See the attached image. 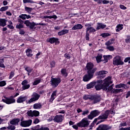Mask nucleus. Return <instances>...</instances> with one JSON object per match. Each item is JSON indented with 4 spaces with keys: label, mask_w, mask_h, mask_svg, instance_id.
I'll use <instances>...</instances> for the list:
<instances>
[{
    "label": "nucleus",
    "mask_w": 130,
    "mask_h": 130,
    "mask_svg": "<svg viewBox=\"0 0 130 130\" xmlns=\"http://www.w3.org/2000/svg\"><path fill=\"white\" fill-rule=\"evenodd\" d=\"M110 77H108L104 80V83H103V84H102V83H103L102 80L100 79L98 80L96 82H95V88L98 91L99 90H101V89L104 90H107V83L110 82Z\"/></svg>",
    "instance_id": "nucleus-1"
},
{
    "label": "nucleus",
    "mask_w": 130,
    "mask_h": 130,
    "mask_svg": "<svg viewBox=\"0 0 130 130\" xmlns=\"http://www.w3.org/2000/svg\"><path fill=\"white\" fill-rule=\"evenodd\" d=\"M85 71L87 73H89L90 74H93L97 71V68H94V64L90 62L87 63L85 67Z\"/></svg>",
    "instance_id": "nucleus-2"
},
{
    "label": "nucleus",
    "mask_w": 130,
    "mask_h": 130,
    "mask_svg": "<svg viewBox=\"0 0 130 130\" xmlns=\"http://www.w3.org/2000/svg\"><path fill=\"white\" fill-rule=\"evenodd\" d=\"M90 122V121L88 120L87 118H84L80 122L77 123V125L79 127H88Z\"/></svg>",
    "instance_id": "nucleus-3"
},
{
    "label": "nucleus",
    "mask_w": 130,
    "mask_h": 130,
    "mask_svg": "<svg viewBox=\"0 0 130 130\" xmlns=\"http://www.w3.org/2000/svg\"><path fill=\"white\" fill-rule=\"evenodd\" d=\"M123 63V61L121 60V57L116 56L113 58V64H114V66H122Z\"/></svg>",
    "instance_id": "nucleus-4"
},
{
    "label": "nucleus",
    "mask_w": 130,
    "mask_h": 130,
    "mask_svg": "<svg viewBox=\"0 0 130 130\" xmlns=\"http://www.w3.org/2000/svg\"><path fill=\"white\" fill-rule=\"evenodd\" d=\"M60 82H61V80H60V78H52L51 80V85H52V87H53L54 88H56V87H57L58 85H59Z\"/></svg>",
    "instance_id": "nucleus-5"
},
{
    "label": "nucleus",
    "mask_w": 130,
    "mask_h": 130,
    "mask_svg": "<svg viewBox=\"0 0 130 130\" xmlns=\"http://www.w3.org/2000/svg\"><path fill=\"white\" fill-rule=\"evenodd\" d=\"M39 98H40V95L38 94L36 92H34L31 95V98L28 100L27 103H28V104H30L32 103V102L37 101V100H38Z\"/></svg>",
    "instance_id": "nucleus-6"
},
{
    "label": "nucleus",
    "mask_w": 130,
    "mask_h": 130,
    "mask_svg": "<svg viewBox=\"0 0 130 130\" xmlns=\"http://www.w3.org/2000/svg\"><path fill=\"white\" fill-rule=\"evenodd\" d=\"M100 114V112L97 110H95L92 111L90 114L87 116V118L88 119H90L91 120L94 118V117H96V116H98Z\"/></svg>",
    "instance_id": "nucleus-7"
},
{
    "label": "nucleus",
    "mask_w": 130,
    "mask_h": 130,
    "mask_svg": "<svg viewBox=\"0 0 130 130\" xmlns=\"http://www.w3.org/2000/svg\"><path fill=\"white\" fill-rule=\"evenodd\" d=\"M2 101H3L4 103H6V104H12L16 102V100L14 98H8L6 96H3Z\"/></svg>",
    "instance_id": "nucleus-8"
},
{
    "label": "nucleus",
    "mask_w": 130,
    "mask_h": 130,
    "mask_svg": "<svg viewBox=\"0 0 130 130\" xmlns=\"http://www.w3.org/2000/svg\"><path fill=\"white\" fill-rule=\"evenodd\" d=\"M109 113L111 114H114L115 113L113 111H106L105 113L102 114L99 117V119H106L108 117V115H109Z\"/></svg>",
    "instance_id": "nucleus-9"
},
{
    "label": "nucleus",
    "mask_w": 130,
    "mask_h": 130,
    "mask_svg": "<svg viewBox=\"0 0 130 130\" xmlns=\"http://www.w3.org/2000/svg\"><path fill=\"white\" fill-rule=\"evenodd\" d=\"M93 76L94 74L93 73H87V74L83 77V81H84V82H89V81L93 78Z\"/></svg>",
    "instance_id": "nucleus-10"
},
{
    "label": "nucleus",
    "mask_w": 130,
    "mask_h": 130,
    "mask_svg": "<svg viewBox=\"0 0 130 130\" xmlns=\"http://www.w3.org/2000/svg\"><path fill=\"white\" fill-rule=\"evenodd\" d=\"M32 124V120H28L26 121H22L20 123L21 126L23 127H27L28 126H30Z\"/></svg>",
    "instance_id": "nucleus-11"
},
{
    "label": "nucleus",
    "mask_w": 130,
    "mask_h": 130,
    "mask_svg": "<svg viewBox=\"0 0 130 130\" xmlns=\"http://www.w3.org/2000/svg\"><path fill=\"white\" fill-rule=\"evenodd\" d=\"M111 129V126L108 125L101 124L96 128V130H109Z\"/></svg>",
    "instance_id": "nucleus-12"
},
{
    "label": "nucleus",
    "mask_w": 130,
    "mask_h": 130,
    "mask_svg": "<svg viewBox=\"0 0 130 130\" xmlns=\"http://www.w3.org/2000/svg\"><path fill=\"white\" fill-rule=\"evenodd\" d=\"M22 90H27L30 88V84H28V80H24L21 83Z\"/></svg>",
    "instance_id": "nucleus-13"
},
{
    "label": "nucleus",
    "mask_w": 130,
    "mask_h": 130,
    "mask_svg": "<svg viewBox=\"0 0 130 130\" xmlns=\"http://www.w3.org/2000/svg\"><path fill=\"white\" fill-rule=\"evenodd\" d=\"M53 120L55 122H61L63 120V116L62 115H57L54 118Z\"/></svg>",
    "instance_id": "nucleus-14"
},
{
    "label": "nucleus",
    "mask_w": 130,
    "mask_h": 130,
    "mask_svg": "<svg viewBox=\"0 0 130 130\" xmlns=\"http://www.w3.org/2000/svg\"><path fill=\"white\" fill-rule=\"evenodd\" d=\"M100 100H101V97L99 95H92V98L91 99V101H92L94 104L96 103H98V102H100Z\"/></svg>",
    "instance_id": "nucleus-15"
},
{
    "label": "nucleus",
    "mask_w": 130,
    "mask_h": 130,
    "mask_svg": "<svg viewBox=\"0 0 130 130\" xmlns=\"http://www.w3.org/2000/svg\"><path fill=\"white\" fill-rule=\"evenodd\" d=\"M47 41L51 43V44H53V43H59V41H58V38H51L47 39Z\"/></svg>",
    "instance_id": "nucleus-16"
},
{
    "label": "nucleus",
    "mask_w": 130,
    "mask_h": 130,
    "mask_svg": "<svg viewBox=\"0 0 130 130\" xmlns=\"http://www.w3.org/2000/svg\"><path fill=\"white\" fill-rule=\"evenodd\" d=\"M39 111L35 110L32 112V111H30L28 113V116H31V117H33L34 116L37 117L39 116Z\"/></svg>",
    "instance_id": "nucleus-17"
},
{
    "label": "nucleus",
    "mask_w": 130,
    "mask_h": 130,
    "mask_svg": "<svg viewBox=\"0 0 130 130\" xmlns=\"http://www.w3.org/2000/svg\"><path fill=\"white\" fill-rule=\"evenodd\" d=\"M26 100H27V96L21 95L17 99L16 102L17 103H23V102H25Z\"/></svg>",
    "instance_id": "nucleus-18"
},
{
    "label": "nucleus",
    "mask_w": 130,
    "mask_h": 130,
    "mask_svg": "<svg viewBox=\"0 0 130 130\" xmlns=\"http://www.w3.org/2000/svg\"><path fill=\"white\" fill-rule=\"evenodd\" d=\"M110 82H107V90H104V91H107V92H110V91H112V90H113V87H112V85L111 86H109V85H110V84H111L112 82H111V77H110Z\"/></svg>",
    "instance_id": "nucleus-19"
},
{
    "label": "nucleus",
    "mask_w": 130,
    "mask_h": 130,
    "mask_svg": "<svg viewBox=\"0 0 130 130\" xmlns=\"http://www.w3.org/2000/svg\"><path fill=\"white\" fill-rule=\"evenodd\" d=\"M18 22L19 24L16 25L17 29H22V28H24V21L22 20L21 19H18Z\"/></svg>",
    "instance_id": "nucleus-20"
},
{
    "label": "nucleus",
    "mask_w": 130,
    "mask_h": 130,
    "mask_svg": "<svg viewBox=\"0 0 130 130\" xmlns=\"http://www.w3.org/2000/svg\"><path fill=\"white\" fill-rule=\"evenodd\" d=\"M106 28V25L102 23H98L96 30H99L100 29H105Z\"/></svg>",
    "instance_id": "nucleus-21"
},
{
    "label": "nucleus",
    "mask_w": 130,
    "mask_h": 130,
    "mask_svg": "<svg viewBox=\"0 0 130 130\" xmlns=\"http://www.w3.org/2000/svg\"><path fill=\"white\" fill-rule=\"evenodd\" d=\"M19 122H20V119H13L12 121H10V124L14 125H18Z\"/></svg>",
    "instance_id": "nucleus-22"
},
{
    "label": "nucleus",
    "mask_w": 130,
    "mask_h": 130,
    "mask_svg": "<svg viewBox=\"0 0 130 130\" xmlns=\"http://www.w3.org/2000/svg\"><path fill=\"white\" fill-rule=\"evenodd\" d=\"M82 28H83V25L81 24H78L72 27V30H80L82 29Z\"/></svg>",
    "instance_id": "nucleus-23"
},
{
    "label": "nucleus",
    "mask_w": 130,
    "mask_h": 130,
    "mask_svg": "<svg viewBox=\"0 0 130 130\" xmlns=\"http://www.w3.org/2000/svg\"><path fill=\"white\" fill-rule=\"evenodd\" d=\"M69 33V30L68 29H63L60 31L58 32V36H62V35H64V34H68Z\"/></svg>",
    "instance_id": "nucleus-24"
},
{
    "label": "nucleus",
    "mask_w": 130,
    "mask_h": 130,
    "mask_svg": "<svg viewBox=\"0 0 130 130\" xmlns=\"http://www.w3.org/2000/svg\"><path fill=\"white\" fill-rule=\"evenodd\" d=\"M26 54L28 57H31L33 56V54H32V51L30 49H27L26 50Z\"/></svg>",
    "instance_id": "nucleus-25"
},
{
    "label": "nucleus",
    "mask_w": 130,
    "mask_h": 130,
    "mask_svg": "<svg viewBox=\"0 0 130 130\" xmlns=\"http://www.w3.org/2000/svg\"><path fill=\"white\" fill-rule=\"evenodd\" d=\"M19 18L20 19H22V20H25L26 19H30L31 18V16L29 15L26 14H21L19 16Z\"/></svg>",
    "instance_id": "nucleus-26"
},
{
    "label": "nucleus",
    "mask_w": 130,
    "mask_h": 130,
    "mask_svg": "<svg viewBox=\"0 0 130 130\" xmlns=\"http://www.w3.org/2000/svg\"><path fill=\"white\" fill-rule=\"evenodd\" d=\"M2 26V27H5V26H7V20L3 18L0 19V27Z\"/></svg>",
    "instance_id": "nucleus-27"
},
{
    "label": "nucleus",
    "mask_w": 130,
    "mask_h": 130,
    "mask_svg": "<svg viewBox=\"0 0 130 130\" xmlns=\"http://www.w3.org/2000/svg\"><path fill=\"white\" fill-rule=\"evenodd\" d=\"M86 32H89V33H94V32H96V29L94 28V27L90 26L89 27L86 28Z\"/></svg>",
    "instance_id": "nucleus-28"
},
{
    "label": "nucleus",
    "mask_w": 130,
    "mask_h": 130,
    "mask_svg": "<svg viewBox=\"0 0 130 130\" xmlns=\"http://www.w3.org/2000/svg\"><path fill=\"white\" fill-rule=\"evenodd\" d=\"M56 96V90L54 91L51 95V98L50 99V102H52L54 99H55V97Z\"/></svg>",
    "instance_id": "nucleus-29"
},
{
    "label": "nucleus",
    "mask_w": 130,
    "mask_h": 130,
    "mask_svg": "<svg viewBox=\"0 0 130 130\" xmlns=\"http://www.w3.org/2000/svg\"><path fill=\"white\" fill-rule=\"evenodd\" d=\"M104 60L105 62H107L109 59L112 58V56L111 55H104Z\"/></svg>",
    "instance_id": "nucleus-30"
},
{
    "label": "nucleus",
    "mask_w": 130,
    "mask_h": 130,
    "mask_svg": "<svg viewBox=\"0 0 130 130\" xmlns=\"http://www.w3.org/2000/svg\"><path fill=\"white\" fill-rule=\"evenodd\" d=\"M108 74V72L107 71H101L96 73V76H102V75H106Z\"/></svg>",
    "instance_id": "nucleus-31"
},
{
    "label": "nucleus",
    "mask_w": 130,
    "mask_h": 130,
    "mask_svg": "<svg viewBox=\"0 0 130 130\" xmlns=\"http://www.w3.org/2000/svg\"><path fill=\"white\" fill-rule=\"evenodd\" d=\"M96 85V82H90L89 84H87V89H91V88H94V86Z\"/></svg>",
    "instance_id": "nucleus-32"
},
{
    "label": "nucleus",
    "mask_w": 130,
    "mask_h": 130,
    "mask_svg": "<svg viewBox=\"0 0 130 130\" xmlns=\"http://www.w3.org/2000/svg\"><path fill=\"white\" fill-rule=\"evenodd\" d=\"M117 29H116V32H119L121 30L123 29V24H118L116 26Z\"/></svg>",
    "instance_id": "nucleus-33"
},
{
    "label": "nucleus",
    "mask_w": 130,
    "mask_h": 130,
    "mask_svg": "<svg viewBox=\"0 0 130 130\" xmlns=\"http://www.w3.org/2000/svg\"><path fill=\"white\" fill-rule=\"evenodd\" d=\"M92 96L93 95H85L83 96V99H84V100H90L92 101Z\"/></svg>",
    "instance_id": "nucleus-34"
},
{
    "label": "nucleus",
    "mask_w": 130,
    "mask_h": 130,
    "mask_svg": "<svg viewBox=\"0 0 130 130\" xmlns=\"http://www.w3.org/2000/svg\"><path fill=\"white\" fill-rule=\"evenodd\" d=\"M42 106L41 104L37 103L34 105V109H40Z\"/></svg>",
    "instance_id": "nucleus-35"
},
{
    "label": "nucleus",
    "mask_w": 130,
    "mask_h": 130,
    "mask_svg": "<svg viewBox=\"0 0 130 130\" xmlns=\"http://www.w3.org/2000/svg\"><path fill=\"white\" fill-rule=\"evenodd\" d=\"M125 87H126V85H125V84H120L115 86V88H116L117 89H118L119 88H124V89H125Z\"/></svg>",
    "instance_id": "nucleus-36"
},
{
    "label": "nucleus",
    "mask_w": 130,
    "mask_h": 130,
    "mask_svg": "<svg viewBox=\"0 0 130 130\" xmlns=\"http://www.w3.org/2000/svg\"><path fill=\"white\" fill-rule=\"evenodd\" d=\"M123 90L122 89H113L112 90L113 93H114L115 94H117V93H120V92H123Z\"/></svg>",
    "instance_id": "nucleus-37"
},
{
    "label": "nucleus",
    "mask_w": 130,
    "mask_h": 130,
    "mask_svg": "<svg viewBox=\"0 0 130 130\" xmlns=\"http://www.w3.org/2000/svg\"><path fill=\"white\" fill-rule=\"evenodd\" d=\"M114 40L113 39H111L108 42H107L105 44L107 46H110V45H111V44H113Z\"/></svg>",
    "instance_id": "nucleus-38"
},
{
    "label": "nucleus",
    "mask_w": 130,
    "mask_h": 130,
    "mask_svg": "<svg viewBox=\"0 0 130 130\" xmlns=\"http://www.w3.org/2000/svg\"><path fill=\"white\" fill-rule=\"evenodd\" d=\"M61 74L63 75V76H65L66 77H68V73H67V69H61Z\"/></svg>",
    "instance_id": "nucleus-39"
},
{
    "label": "nucleus",
    "mask_w": 130,
    "mask_h": 130,
    "mask_svg": "<svg viewBox=\"0 0 130 130\" xmlns=\"http://www.w3.org/2000/svg\"><path fill=\"white\" fill-rule=\"evenodd\" d=\"M35 26H37V23H35V22H30L28 27H29L30 29H34Z\"/></svg>",
    "instance_id": "nucleus-40"
},
{
    "label": "nucleus",
    "mask_w": 130,
    "mask_h": 130,
    "mask_svg": "<svg viewBox=\"0 0 130 130\" xmlns=\"http://www.w3.org/2000/svg\"><path fill=\"white\" fill-rule=\"evenodd\" d=\"M102 58V55H98L96 57V61L98 63L100 62V61H101V59Z\"/></svg>",
    "instance_id": "nucleus-41"
},
{
    "label": "nucleus",
    "mask_w": 130,
    "mask_h": 130,
    "mask_svg": "<svg viewBox=\"0 0 130 130\" xmlns=\"http://www.w3.org/2000/svg\"><path fill=\"white\" fill-rule=\"evenodd\" d=\"M40 82H41V79H36L33 83V85H34L35 86H36V85H38V84H39Z\"/></svg>",
    "instance_id": "nucleus-42"
},
{
    "label": "nucleus",
    "mask_w": 130,
    "mask_h": 130,
    "mask_svg": "<svg viewBox=\"0 0 130 130\" xmlns=\"http://www.w3.org/2000/svg\"><path fill=\"white\" fill-rule=\"evenodd\" d=\"M8 9H9V6L3 7L0 9V12H5L7 11V10H8Z\"/></svg>",
    "instance_id": "nucleus-43"
},
{
    "label": "nucleus",
    "mask_w": 130,
    "mask_h": 130,
    "mask_svg": "<svg viewBox=\"0 0 130 130\" xmlns=\"http://www.w3.org/2000/svg\"><path fill=\"white\" fill-rule=\"evenodd\" d=\"M23 4H34V2L32 0H23Z\"/></svg>",
    "instance_id": "nucleus-44"
},
{
    "label": "nucleus",
    "mask_w": 130,
    "mask_h": 130,
    "mask_svg": "<svg viewBox=\"0 0 130 130\" xmlns=\"http://www.w3.org/2000/svg\"><path fill=\"white\" fill-rule=\"evenodd\" d=\"M4 59H0V68H6L5 64H4Z\"/></svg>",
    "instance_id": "nucleus-45"
},
{
    "label": "nucleus",
    "mask_w": 130,
    "mask_h": 130,
    "mask_svg": "<svg viewBox=\"0 0 130 130\" xmlns=\"http://www.w3.org/2000/svg\"><path fill=\"white\" fill-rule=\"evenodd\" d=\"M90 34H89L88 32L86 31V35H85V40H87V41H89L90 40Z\"/></svg>",
    "instance_id": "nucleus-46"
},
{
    "label": "nucleus",
    "mask_w": 130,
    "mask_h": 130,
    "mask_svg": "<svg viewBox=\"0 0 130 130\" xmlns=\"http://www.w3.org/2000/svg\"><path fill=\"white\" fill-rule=\"evenodd\" d=\"M107 49H108L110 51H114V47L112 46H107Z\"/></svg>",
    "instance_id": "nucleus-47"
},
{
    "label": "nucleus",
    "mask_w": 130,
    "mask_h": 130,
    "mask_svg": "<svg viewBox=\"0 0 130 130\" xmlns=\"http://www.w3.org/2000/svg\"><path fill=\"white\" fill-rule=\"evenodd\" d=\"M101 36H102L104 38H106V37H108V36H110V34L109 33L102 34Z\"/></svg>",
    "instance_id": "nucleus-48"
},
{
    "label": "nucleus",
    "mask_w": 130,
    "mask_h": 130,
    "mask_svg": "<svg viewBox=\"0 0 130 130\" xmlns=\"http://www.w3.org/2000/svg\"><path fill=\"white\" fill-rule=\"evenodd\" d=\"M25 10L26 12L28 13V14H30V13L32 12V8L25 7Z\"/></svg>",
    "instance_id": "nucleus-49"
},
{
    "label": "nucleus",
    "mask_w": 130,
    "mask_h": 130,
    "mask_svg": "<svg viewBox=\"0 0 130 130\" xmlns=\"http://www.w3.org/2000/svg\"><path fill=\"white\" fill-rule=\"evenodd\" d=\"M25 70L27 72V73H32V71H33V69L30 67H26Z\"/></svg>",
    "instance_id": "nucleus-50"
},
{
    "label": "nucleus",
    "mask_w": 130,
    "mask_h": 130,
    "mask_svg": "<svg viewBox=\"0 0 130 130\" xmlns=\"http://www.w3.org/2000/svg\"><path fill=\"white\" fill-rule=\"evenodd\" d=\"M7 128H8V129H11V130H15L16 129V127H15V126L11 125H9L8 126Z\"/></svg>",
    "instance_id": "nucleus-51"
},
{
    "label": "nucleus",
    "mask_w": 130,
    "mask_h": 130,
    "mask_svg": "<svg viewBox=\"0 0 130 130\" xmlns=\"http://www.w3.org/2000/svg\"><path fill=\"white\" fill-rule=\"evenodd\" d=\"M7 85V83L5 81H0V87H4Z\"/></svg>",
    "instance_id": "nucleus-52"
},
{
    "label": "nucleus",
    "mask_w": 130,
    "mask_h": 130,
    "mask_svg": "<svg viewBox=\"0 0 130 130\" xmlns=\"http://www.w3.org/2000/svg\"><path fill=\"white\" fill-rule=\"evenodd\" d=\"M126 43H130V36H127V38L125 39Z\"/></svg>",
    "instance_id": "nucleus-53"
},
{
    "label": "nucleus",
    "mask_w": 130,
    "mask_h": 130,
    "mask_svg": "<svg viewBox=\"0 0 130 130\" xmlns=\"http://www.w3.org/2000/svg\"><path fill=\"white\" fill-rule=\"evenodd\" d=\"M30 23L31 22L29 21V20H26L25 22H23V24H25V25H26V26H27V27H29Z\"/></svg>",
    "instance_id": "nucleus-54"
},
{
    "label": "nucleus",
    "mask_w": 130,
    "mask_h": 130,
    "mask_svg": "<svg viewBox=\"0 0 130 130\" xmlns=\"http://www.w3.org/2000/svg\"><path fill=\"white\" fill-rule=\"evenodd\" d=\"M14 76H15V73H14V72H11L9 76V79H12V78H13Z\"/></svg>",
    "instance_id": "nucleus-55"
},
{
    "label": "nucleus",
    "mask_w": 130,
    "mask_h": 130,
    "mask_svg": "<svg viewBox=\"0 0 130 130\" xmlns=\"http://www.w3.org/2000/svg\"><path fill=\"white\" fill-rule=\"evenodd\" d=\"M48 19H57L56 15H53L52 16H48Z\"/></svg>",
    "instance_id": "nucleus-56"
},
{
    "label": "nucleus",
    "mask_w": 130,
    "mask_h": 130,
    "mask_svg": "<svg viewBox=\"0 0 130 130\" xmlns=\"http://www.w3.org/2000/svg\"><path fill=\"white\" fill-rule=\"evenodd\" d=\"M19 33L20 35H24L25 32V30H24V29H20Z\"/></svg>",
    "instance_id": "nucleus-57"
},
{
    "label": "nucleus",
    "mask_w": 130,
    "mask_h": 130,
    "mask_svg": "<svg viewBox=\"0 0 130 130\" xmlns=\"http://www.w3.org/2000/svg\"><path fill=\"white\" fill-rule=\"evenodd\" d=\"M89 113V110H86L85 111H83V112L82 113V115H88V114Z\"/></svg>",
    "instance_id": "nucleus-58"
},
{
    "label": "nucleus",
    "mask_w": 130,
    "mask_h": 130,
    "mask_svg": "<svg viewBox=\"0 0 130 130\" xmlns=\"http://www.w3.org/2000/svg\"><path fill=\"white\" fill-rule=\"evenodd\" d=\"M64 56L66 58H69V59H70V58H71V56H70V54H65L64 55Z\"/></svg>",
    "instance_id": "nucleus-59"
},
{
    "label": "nucleus",
    "mask_w": 130,
    "mask_h": 130,
    "mask_svg": "<svg viewBox=\"0 0 130 130\" xmlns=\"http://www.w3.org/2000/svg\"><path fill=\"white\" fill-rule=\"evenodd\" d=\"M40 130H49L48 127H42L40 128Z\"/></svg>",
    "instance_id": "nucleus-60"
},
{
    "label": "nucleus",
    "mask_w": 130,
    "mask_h": 130,
    "mask_svg": "<svg viewBox=\"0 0 130 130\" xmlns=\"http://www.w3.org/2000/svg\"><path fill=\"white\" fill-rule=\"evenodd\" d=\"M120 8L121 9V10H126V8L122 5H120Z\"/></svg>",
    "instance_id": "nucleus-61"
},
{
    "label": "nucleus",
    "mask_w": 130,
    "mask_h": 130,
    "mask_svg": "<svg viewBox=\"0 0 130 130\" xmlns=\"http://www.w3.org/2000/svg\"><path fill=\"white\" fill-rule=\"evenodd\" d=\"M91 26H92V24L91 23H86L85 24V27H88V28L91 27Z\"/></svg>",
    "instance_id": "nucleus-62"
},
{
    "label": "nucleus",
    "mask_w": 130,
    "mask_h": 130,
    "mask_svg": "<svg viewBox=\"0 0 130 130\" xmlns=\"http://www.w3.org/2000/svg\"><path fill=\"white\" fill-rule=\"evenodd\" d=\"M103 4L104 5H107V4H109V2L108 1L104 0L103 1Z\"/></svg>",
    "instance_id": "nucleus-63"
},
{
    "label": "nucleus",
    "mask_w": 130,
    "mask_h": 130,
    "mask_svg": "<svg viewBox=\"0 0 130 130\" xmlns=\"http://www.w3.org/2000/svg\"><path fill=\"white\" fill-rule=\"evenodd\" d=\"M39 119H38V118H37L35 120V121H34V123H35V124L39 123Z\"/></svg>",
    "instance_id": "nucleus-64"
}]
</instances>
